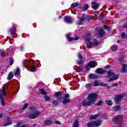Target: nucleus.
Instances as JSON below:
<instances>
[{"instance_id":"1","label":"nucleus","mask_w":127,"mask_h":127,"mask_svg":"<svg viewBox=\"0 0 127 127\" xmlns=\"http://www.w3.org/2000/svg\"><path fill=\"white\" fill-rule=\"evenodd\" d=\"M98 98H99V95H98V93H90L89 94H88L87 98L88 102H83L82 105L83 106V107H90V106H92V105H94V104L96 103L97 100H98Z\"/></svg>"},{"instance_id":"2","label":"nucleus","mask_w":127,"mask_h":127,"mask_svg":"<svg viewBox=\"0 0 127 127\" xmlns=\"http://www.w3.org/2000/svg\"><path fill=\"white\" fill-rule=\"evenodd\" d=\"M96 31L97 33L95 35V36L98 38H103L104 36H106L107 33L105 30L102 28H97L96 29Z\"/></svg>"},{"instance_id":"3","label":"nucleus","mask_w":127,"mask_h":127,"mask_svg":"<svg viewBox=\"0 0 127 127\" xmlns=\"http://www.w3.org/2000/svg\"><path fill=\"white\" fill-rule=\"evenodd\" d=\"M6 97V94L5 93V88L4 86H2L1 88V93L0 94V100L1 101V104L2 106H5V103L4 101H3V97Z\"/></svg>"},{"instance_id":"4","label":"nucleus","mask_w":127,"mask_h":127,"mask_svg":"<svg viewBox=\"0 0 127 127\" xmlns=\"http://www.w3.org/2000/svg\"><path fill=\"white\" fill-rule=\"evenodd\" d=\"M102 125V121L98 120L97 121L87 123V127H98Z\"/></svg>"},{"instance_id":"5","label":"nucleus","mask_w":127,"mask_h":127,"mask_svg":"<svg viewBox=\"0 0 127 127\" xmlns=\"http://www.w3.org/2000/svg\"><path fill=\"white\" fill-rule=\"evenodd\" d=\"M69 98H70V95L68 93L64 95L63 97V100L62 102L63 105H66V104H69L71 102V100Z\"/></svg>"},{"instance_id":"6","label":"nucleus","mask_w":127,"mask_h":127,"mask_svg":"<svg viewBox=\"0 0 127 127\" xmlns=\"http://www.w3.org/2000/svg\"><path fill=\"white\" fill-rule=\"evenodd\" d=\"M39 115H40V112L39 111H37L33 114H30L28 115L27 118L30 119L31 120H34V119H36V118H37V117H38Z\"/></svg>"},{"instance_id":"7","label":"nucleus","mask_w":127,"mask_h":127,"mask_svg":"<svg viewBox=\"0 0 127 127\" xmlns=\"http://www.w3.org/2000/svg\"><path fill=\"white\" fill-rule=\"evenodd\" d=\"M125 97V94H121L117 95L114 98V101L116 102V103H119L120 101L123 100V98Z\"/></svg>"},{"instance_id":"8","label":"nucleus","mask_w":127,"mask_h":127,"mask_svg":"<svg viewBox=\"0 0 127 127\" xmlns=\"http://www.w3.org/2000/svg\"><path fill=\"white\" fill-rule=\"evenodd\" d=\"M64 21L66 22V23H72V22L74 21V19L70 16H66L64 17Z\"/></svg>"},{"instance_id":"9","label":"nucleus","mask_w":127,"mask_h":127,"mask_svg":"<svg viewBox=\"0 0 127 127\" xmlns=\"http://www.w3.org/2000/svg\"><path fill=\"white\" fill-rule=\"evenodd\" d=\"M10 32L11 35H15V38L17 37V34H16V28L14 26H12V27L10 29Z\"/></svg>"},{"instance_id":"10","label":"nucleus","mask_w":127,"mask_h":127,"mask_svg":"<svg viewBox=\"0 0 127 127\" xmlns=\"http://www.w3.org/2000/svg\"><path fill=\"white\" fill-rule=\"evenodd\" d=\"M123 118H124V115H117L113 119V122L116 123V124H118L119 122H122L119 120H121V119H123Z\"/></svg>"},{"instance_id":"11","label":"nucleus","mask_w":127,"mask_h":127,"mask_svg":"<svg viewBox=\"0 0 127 127\" xmlns=\"http://www.w3.org/2000/svg\"><path fill=\"white\" fill-rule=\"evenodd\" d=\"M85 20H86L85 17H84V15H82L80 17L78 18V20L76 22V24L77 25H81L82 22L85 21Z\"/></svg>"},{"instance_id":"12","label":"nucleus","mask_w":127,"mask_h":127,"mask_svg":"<svg viewBox=\"0 0 127 127\" xmlns=\"http://www.w3.org/2000/svg\"><path fill=\"white\" fill-rule=\"evenodd\" d=\"M88 64H89L90 68H95V67L98 65V63L94 61H91Z\"/></svg>"},{"instance_id":"13","label":"nucleus","mask_w":127,"mask_h":127,"mask_svg":"<svg viewBox=\"0 0 127 127\" xmlns=\"http://www.w3.org/2000/svg\"><path fill=\"white\" fill-rule=\"evenodd\" d=\"M96 73L97 74H99V75H102V74H104V73H106V70L103 69L102 68H98L96 69L95 70Z\"/></svg>"},{"instance_id":"14","label":"nucleus","mask_w":127,"mask_h":127,"mask_svg":"<svg viewBox=\"0 0 127 127\" xmlns=\"http://www.w3.org/2000/svg\"><path fill=\"white\" fill-rule=\"evenodd\" d=\"M55 95L57 99H59V100L62 99V92L61 91L56 92Z\"/></svg>"},{"instance_id":"15","label":"nucleus","mask_w":127,"mask_h":127,"mask_svg":"<svg viewBox=\"0 0 127 127\" xmlns=\"http://www.w3.org/2000/svg\"><path fill=\"white\" fill-rule=\"evenodd\" d=\"M6 122H5L3 124V127H7V126H9L11 125V120H10V118H8L5 120Z\"/></svg>"},{"instance_id":"16","label":"nucleus","mask_w":127,"mask_h":127,"mask_svg":"<svg viewBox=\"0 0 127 127\" xmlns=\"http://www.w3.org/2000/svg\"><path fill=\"white\" fill-rule=\"evenodd\" d=\"M53 121L51 120H47L45 121L44 124V126H46V127H49V126H51V124H53Z\"/></svg>"},{"instance_id":"17","label":"nucleus","mask_w":127,"mask_h":127,"mask_svg":"<svg viewBox=\"0 0 127 127\" xmlns=\"http://www.w3.org/2000/svg\"><path fill=\"white\" fill-rule=\"evenodd\" d=\"M88 77L89 79H98L99 78L98 75L93 73H89Z\"/></svg>"},{"instance_id":"18","label":"nucleus","mask_w":127,"mask_h":127,"mask_svg":"<svg viewBox=\"0 0 127 127\" xmlns=\"http://www.w3.org/2000/svg\"><path fill=\"white\" fill-rule=\"evenodd\" d=\"M92 5H93V9H97L99 8L100 6V4L99 3H97L95 2H92L91 3Z\"/></svg>"},{"instance_id":"19","label":"nucleus","mask_w":127,"mask_h":127,"mask_svg":"<svg viewBox=\"0 0 127 127\" xmlns=\"http://www.w3.org/2000/svg\"><path fill=\"white\" fill-rule=\"evenodd\" d=\"M118 79H119V75H116L115 74L113 77L110 78V79L108 80V82H112V81H115V80H118Z\"/></svg>"},{"instance_id":"20","label":"nucleus","mask_w":127,"mask_h":127,"mask_svg":"<svg viewBox=\"0 0 127 127\" xmlns=\"http://www.w3.org/2000/svg\"><path fill=\"white\" fill-rule=\"evenodd\" d=\"M114 75H115V72H113L112 70H109L108 72H107V76H106V78L112 77V76Z\"/></svg>"},{"instance_id":"21","label":"nucleus","mask_w":127,"mask_h":127,"mask_svg":"<svg viewBox=\"0 0 127 127\" xmlns=\"http://www.w3.org/2000/svg\"><path fill=\"white\" fill-rule=\"evenodd\" d=\"M92 44L94 46H98L99 44H101V43L98 42V40H97V39H94L93 40Z\"/></svg>"},{"instance_id":"22","label":"nucleus","mask_w":127,"mask_h":127,"mask_svg":"<svg viewBox=\"0 0 127 127\" xmlns=\"http://www.w3.org/2000/svg\"><path fill=\"white\" fill-rule=\"evenodd\" d=\"M14 74H13V72H10L7 76V80H11L12 78H13V76Z\"/></svg>"},{"instance_id":"23","label":"nucleus","mask_w":127,"mask_h":127,"mask_svg":"<svg viewBox=\"0 0 127 127\" xmlns=\"http://www.w3.org/2000/svg\"><path fill=\"white\" fill-rule=\"evenodd\" d=\"M101 83L99 82V80H95L93 84H92V86H94V87H98L100 85Z\"/></svg>"},{"instance_id":"24","label":"nucleus","mask_w":127,"mask_h":127,"mask_svg":"<svg viewBox=\"0 0 127 127\" xmlns=\"http://www.w3.org/2000/svg\"><path fill=\"white\" fill-rule=\"evenodd\" d=\"M99 117V114H96L94 115H91L90 117H89V120H96V119H97Z\"/></svg>"},{"instance_id":"25","label":"nucleus","mask_w":127,"mask_h":127,"mask_svg":"<svg viewBox=\"0 0 127 127\" xmlns=\"http://www.w3.org/2000/svg\"><path fill=\"white\" fill-rule=\"evenodd\" d=\"M66 37L67 39V40L69 41V42H71V41H73L74 40L73 37H70V34H67L66 35Z\"/></svg>"},{"instance_id":"26","label":"nucleus","mask_w":127,"mask_h":127,"mask_svg":"<svg viewBox=\"0 0 127 127\" xmlns=\"http://www.w3.org/2000/svg\"><path fill=\"white\" fill-rule=\"evenodd\" d=\"M14 76H18L20 75V70H19V68H16V69L14 71Z\"/></svg>"},{"instance_id":"27","label":"nucleus","mask_w":127,"mask_h":127,"mask_svg":"<svg viewBox=\"0 0 127 127\" xmlns=\"http://www.w3.org/2000/svg\"><path fill=\"white\" fill-rule=\"evenodd\" d=\"M72 127H79V121H78V119L75 120L72 125Z\"/></svg>"},{"instance_id":"28","label":"nucleus","mask_w":127,"mask_h":127,"mask_svg":"<svg viewBox=\"0 0 127 127\" xmlns=\"http://www.w3.org/2000/svg\"><path fill=\"white\" fill-rule=\"evenodd\" d=\"M127 66H126V64H123L122 70H121V73H127Z\"/></svg>"},{"instance_id":"29","label":"nucleus","mask_w":127,"mask_h":127,"mask_svg":"<svg viewBox=\"0 0 127 127\" xmlns=\"http://www.w3.org/2000/svg\"><path fill=\"white\" fill-rule=\"evenodd\" d=\"M77 6H79V3L78 2L73 3L70 5L71 8H75V7H77Z\"/></svg>"},{"instance_id":"30","label":"nucleus","mask_w":127,"mask_h":127,"mask_svg":"<svg viewBox=\"0 0 127 127\" xmlns=\"http://www.w3.org/2000/svg\"><path fill=\"white\" fill-rule=\"evenodd\" d=\"M118 45H114L111 47V50L112 51H117V50H118Z\"/></svg>"},{"instance_id":"31","label":"nucleus","mask_w":127,"mask_h":127,"mask_svg":"<svg viewBox=\"0 0 127 127\" xmlns=\"http://www.w3.org/2000/svg\"><path fill=\"white\" fill-rule=\"evenodd\" d=\"M87 48H88L89 49L92 48L93 46V43L92 42H89L87 43L86 45Z\"/></svg>"},{"instance_id":"32","label":"nucleus","mask_w":127,"mask_h":127,"mask_svg":"<svg viewBox=\"0 0 127 127\" xmlns=\"http://www.w3.org/2000/svg\"><path fill=\"white\" fill-rule=\"evenodd\" d=\"M44 99L46 101V102H50L51 101V98L48 96H44Z\"/></svg>"},{"instance_id":"33","label":"nucleus","mask_w":127,"mask_h":127,"mask_svg":"<svg viewBox=\"0 0 127 127\" xmlns=\"http://www.w3.org/2000/svg\"><path fill=\"white\" fill-rule=\"evenodd\" d=\"M39 91H40V93L42 95H47V92L44 91V89L43 88L40 89Z\"/></svg>"},{"instance_id":"34","label":"nucleus","mask_w":127,"mask_h":127,"mask_svg":"<svg viewBox=\"0 0 127 127\" xmlns=\"http://www.w3.org/2000/svg\"><path fill=\"white\" fill-rule=\"evenodd\" d=\"M119 60L120 63L122 64L124 63V60H125V56L122 55L121 57L119 59Z\"/></svg>"},{"instance_id":"35","label":"nucleus","mask_w":127,"mask_h":127,"mask_svg":"<svg viewBox=\"0 0 127 127\" xmlns=\"http://www.w3.org/2000/svg\"><path fill=\"white\" fill-rule=\"evenodd\" d=\"M52 103H53V107H57V106H58V105H59L58 101H57L56 100H53L52 101Z\"/></svg>"},{"instance_id":"36","label":"nucleus","mask_w":127,"mask_h":127,"mask_svg":"<svg viewBox=\"0 0 127 127\" xmlns=\"http://www.w3.org/2000/svg\"><path fill=\"white\" fill-rule=\"evenodd\" d=\"M85 17L87 21H91V19H93V16H86Z\"/></svg>"},{"instance_id":"37","label":"nucleus","mask_w":127,"mask_h":127,"mask_svg":"<svg viewBox=\"0 0 127 127\" xmlns=\"http://www.w3.org/2000/svg\"><path fill=\"white\" fill-rule=\"evenodd\" d=\"M85 87L86 89H88V90H91V88H92V84L87 83L85 84Z\"/></svg>"},{"instance_id":"38","label":"nucleus","mask_w":127,"mask_h":127,"mask_svg":"<svg viewBox=\"0 0 127 127\" xmlns=\"http://www.w3.org/2000/svg\"><path fill=\"white\" fill-rule=\"evenodd\" d=\"M31 69H32V72H34L36 70V66L35 65H30Z\"/></svg>"},{"instance_id":"39","label":"nucleus","mask_w":127,"mask_h":127,"mask_svg":"<svg viewBox=\"0 0 127 127\" xmlns=\"http://www.w3.org/2000/svg\"><path fill=\"white\" fill-rule=\"evenodd\" d=\"M88 8H89V5H88V4H85V5L83 6L82 8V9H83L82 11H86V10H87Z\"/></svg>"},{"instance_id":"40","label":"nucleus","mask_w":127,"mask_h":127,"mask_svg":"<svg viewBox=\"0 0 127 127\" xmlns=\"http://www.w3.org/2000/svg\"><path fill=\"white\" fill-rule=\"evenodd\" d=\"M106 104L108 106H113V102H112V100L106 101Z\"/></svg>"},{"instance_id":"41","label":"nucleus","mask_w":127,"mask_h":127,"mask_svg":"<svg viewBox=\"0 0 127 127\" xmlns=\"http://www.w3.org/2000/svg\"><path fill=\"white\" fill-rule=\"evenodd\" d=\"M9 61L10 66H12V65L13 64V59H12V58H9Z\"/></svg>"},{"instance_id":"42","label":"nucleus","mask_w":127,"mask_h":127,"mask_svg":"<svg viewBox=\"0 0 127 127\" xmlns=\"http://www.w3.org/2000/svg\"><path fill=\"white\" fill-rule=\"evenodd\" d=\"M102 104H104V101H103V100H100L98 102V103L96 104V106H97V107H100V106H101Z\"/></svg>"},{"instance_id":"43","label":"nucleus","mask_w":127,"mask_h":127,"mask_svg":"<svg viewBox=\"0 0 127 127\" xmlns=\"http://www.w3.org/2000/svg\"><path fill=\"white\" fill-rule=\"evenodd\" d=\"M120 109H121V106H120V105H117L115 108L114 110L115 111H116V112H118V111H119Z\"/></svg>"},{"instance_id":"44","label":"nucleus","mask_w":127,"mask_h":127,"mask_svg":"<svg viewBox=\"0 0 127 127\" xmlns=\"http://www.w3.org/2000/svg\"><path fill=\"white\" fill-rule=\"evenodd\" d=\"M98 19H99L100 20L102 19H104V15L102 14H100L98 16Z\"/></svg>"},{"instance_id":"45","label":"nucleus","mask_w":127,"mask_h":127,"mask_svg":"<svg viewBox=\"0 0 127 127\" xmlns=\"http://www.w3.org/2000/svg\"><path fill=\"white\" fill-rule=\"evenodd\" d=\"M30 110H31V111H33V112H36V111H37V109L35 107H30Z\"/></svg>"},{"instance_id":"46","label":"nucleus","mask_w":127,"mask_h":127,"mask_svg":"<svg viewBox=\"0 0 127 127\" xmlns=\"http://www.w3.org/2000/svg\"><path fill=\"white\" fill-rule=\"evenodd\" d=\"M77 57H78V59H80V60H82V59H83V56H82V55H81V53H79L77 55Z\"/></svg>"},{"instance_id":"47","label":"nucleus","mask_w":127,"mask_h":127,"mask_svg":"<svg viewBox=\"0 0 127 127\" xmlns=\"http://www.w3.org/2000/svg\"><path fill=\"white\" fill-rule=\"evenodd\" d=\"M27 107H28V104H24L23 107L22 108V110H25L27 109Z\"/></svg>"},{"instance_id":"48","label":"nucleus","mask_w":127,"mask_h":127,"mask_svg":"<svg viewBox=\"0 0 127 127\" xmlns=\"http://www.w3.org/2000/svg\"><path fill=\"white\" fill-rule=\"evenodd\" d=\"M0 55L2 57H4L5 56V51H2L0 53Z\"/></svg>"},{"instance_id":"49","label":"nucleus","mask_w":127,"mask_h":127,"mask_svg":"<svg viewBox=\"0 0 127 127\" xmlns=\"http://www.w3.org/2000/svg\"><path fill=\"white\" fill-rule=\"evenodd\" d=\"M76 63L78 65H81L84 63V61H77Z\"/></svg>"},{"instance_id":"50","label":"nucleus","mask_w":127,"mask_h":127,"mask_svg":"<svg viewBox=\"0 0 127 127\" xmlns=\"http://www.w3.org/2000/svg\"><path fill=\"white\" fill-rule=\"evenodd\" d=\"M89 67H90V65L89 64L85 65V69H86V71H90Z\"/></svg>"},{"instance_id":"51","label":"nucleus","mask_w":127,"mask_h":127,"mask_svg":"<svg viewBox=\"0 0 127 127\" xmlns=\"http://www.w3.org/2000/svg\"><path fill=\"white\" fill-rule=\"evenodd\" d=\"M104 27L105 29H106V30H110V26L104 25Z\"/></svg>"},{"instance_id":"52","label":"nucleus","mask_w":127,"mask_h":127,"mask_svg":"<svg viewBox=\"0 0 127 127\" xmlns=\"http://www.w3.org/2000/svg\"><path fill=\"white\" fill-rule=\"evenodd\" d=\"M121 36L123 38H125V37H126V36H127V35L126 34V33L125 32H123L121 34Z\"/></svg>"},{"instance_id":"53","label":"nucleus","mask_w":127,"mask_h":127,"mask_svg":"<svg viewBox=\"0 0 127 127\" xmlns=\"http://www.w3.org/2000/svg\"><path fill=\"white\" fill-rule=\"evenodd\" d=\"M118 86H119V83H115L112 84V85L111 86V87H118Z\"/></svg>"},{"instance_id":"54","label":"nucleus","mask_w":127,"mask_h":127,"mask_svg":"<svg viewBox=\"0 0 127 127\" xmlns=\"http://www.w3.org/2000/svg\"><path fill=\"white\" fill-rule=\"evenodd\" d=\"M100 86H101L102 87H106V86H107V84L104 83H100Z\"/></svg>"},{"instance_id":"55","label":"nucleus","mask_w":127,"mask_h":127,"mask_svg":"<svg viewBox=\"0 0 127 127\" xmlns=\"http://www.w3.org/2000/svg\"><path fill=\"white\" fill-rule=\"evenodd\" d=\"M86 41H87V42H91V39H90V38L87 37L85 39Z\"/></svg>"},{"instance_id":"56","label":"nucleus","mask_w":127,"mask_h":127,"mask_svg":"<svg viewBox=\"0 0 127 127\" xmlns=\"http://www.w3.org/2000/svg\"><path fill=\"white\" fill-rule=\"evenodd\" d=\"M91 35H92V34H91L90 33H88L87 34H86V37H91Z\"/></svg>"},{"instance_id":"57","label":"nucleus","mask_w":127,"mask_h":127,"mask_svg":"<svg viewBox=\"0 0 127 127\" xmlns=\"http://www.w3.org/2000/svg\"><path fill=\"white\" fill-rule=\"evenodd\" d=\"M55 124H57V125H61V123L58 121H56Z\"/></svg>"},{"instance_id":"58","label":"nucleus","mask_w":127,"mask_h":127,"mask_svg":"<svg viewBox=\"0 0 127 127\" xmlns=\"http://www.w3.org/2000/svg\"><path fill=\"white\" fill-rule=\"evenodd\" d=\"M82 71V68L80 67H77V72H81Z\"/></svg>"},{"instance_id":"59","label":"nucleus","mask_w":127,"mask_h":127,"mask_svg":"<svg viewBox=\"0 0 127 127\" xmlns=\"http://www.w3.org/2000/svg\"><path fill=\"white\" fill-rule=\"evenodd\" d=\"M79 40V37H75L73 38V40Z\"/></svg>"},{"instance_id":"60","label":"nucleus","mask_w":127,"mask_h":127,"mask_svg":"<svg viewBox=\"0 0 127 127\" xmlns=\"http://www.w3.org/2000/svg\"><path fill=\"white\" fill-rule=\"evenodd\" d=\"M111 66L109 65H107L105 67V69H109Z\"/></svg>"},{"instance_id":"61","label":"nucleus","mask_w":127,"mask_h":127,"mask_svg":"<svg viewBox=\"0 0 127 127\" xmlns=\"http://www.w3.org/2000/svg\"><path fill=\"white\" fill-rule=\"evenodd\" d=\"M20 125V123H18L17 125H16L14 127H19V126Z\"/></svg>"},{"instance_id":"62","label":"nucleus","mask_w":127,"mask_h":127,"mask_svg":"<svg viewBox=\"0 0 127 127\" xmlns=\"http://www.w3.org/2000/svg\"><path fill=\"white\" fill-rule=\"evenodd\" d=\"M24 48L23 47H20V51H23Z\"/></svg>"},{"instance_id":"63","label":"nucleus","mask_w":127,"mask_h":127,"mask_svg":"<svg viewBox=\"0 0 127 127\" xmlns=\"http://www.w3.org/2000/svg\"><path fill=\"white\" fill-rule=\"evenodd\" d=\"M106 89H108L111 88V86H108V84H107V85L106 86Z\"/></svg>"},{"instance_id":"64","label":"nucleus","mask_w":127,"mask_h":127,"mask_svg":"<svg viewBox=\"0 0 127 127\" xmlns=\"http://www.w3.org/2000/svg\"><path fill=\"white\" fill-rule=\"evenodd\" d=\"M61 18H62V16H61V15H60L59 16V17H58V19H60Z\"/></svg>"}]
</instances>
